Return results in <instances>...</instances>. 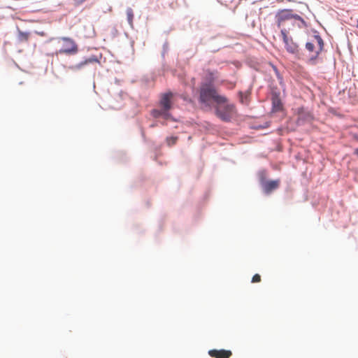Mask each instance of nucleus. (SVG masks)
I'll list each match as a JSON object with an SVG mask.
<instances>
[{
    "mask_svg": "<svg viewBox=\"0 0 358 358\" xmlns=\"http://www.w3.org/2000/svg\"><path fill=\"white\" fill-rule=\"evenodd\" d=\"M213 99L216 103H225L227 99L220 95L215 88L210 84H204L201 87L199 101L206 106H209L210 101Z\"/></svg>",
    "mask_w": 358,
    "mask_h": 358,
    "instance_id": "nucleus-1",
    "label": "nucleus"
},
{
    "mask_svg": "<svg viewBox=\"0 0 358 358\" xmlns=\"http://www.w3.org/2000/svg\"><path fill=\"white\" fill-rule=\"evenodd\" d=\"M324 41L319 35H314L313 39L306 44V48L310 54L308 62L315 64L316 59L324 49Z\"/></svg>",
    "mask_w": 358,
    "mask_h": 358,
    "instance_id": "nucleus-2",
    "label": "nucleus"
},
{
    "mask_svg": "<svg viewBox=\"0 0 358 358\" xmlns=\"http://www.w3.org/2000/svg\"><path fill=\"white\" fill-rule=\"evenodd\" d=\"M215 110L217 117L224 122H229L235 113V106L227 101L225 103H216Z\"/></svg>",
    "mask_w": 358,
    "mask_h": 358,
    "instance_id": "nucleus-3",
    "label": "nucleus"
},
{
    "mask_svg": "<svg viewBox=\"0 0 358 358\" xmlns=\"http://www.w3.org/2000/svg\"><path fill=\"white\" fill-rule=\"evenodd\" d=\"M277 20L278 27H280L282 26L283 22L286 20L291 19H295L301 21L302 23H305L304 20L297 14H293L292 10L289 9H284L279 10L275 15Z\"/></svg>",
    "mask_w": 358,
    "mask_h": 358,
    "instance_id": "nucleus-4",
    "label": "nucleus"
},
{
    "mask_svg": "<svg viewBox=\"0 0 358 358\" xmlns=\"http://www.w3.org/2000/svg\"><path fill=\"white\" fill-rule=\"evenodd\" d=\"M63 41L62 49L59 50L60 54L75 55L78 52V47L76 43L71 38L62 37Z\"/></svg>",
    "mask_w": 358,
    "mask_h": 358,
    "instance_id": "nucleus-5",
    "label": "nucleus"
},
{
    "mask_svg": "<svg viewBox=\"0 0 358 358\" xmlns=\"http://www.w3.org/2000/svg\"><path fill=\"white\" fill-rule=\"evenodd\" d=\"M281 36L285 43L286 50L291 54H296L299 52V46L294 42L292 37L288 36V31L285 29H281Z\"/></svg>",
    "mask_w": 358,
    "mask_h": 358,
    "instance_id": "nucleus-6",
    "label": "nucleus"
},
{
    "mask_svg": "<svg viewBox=\"0 0 358 358\" xmlns=\"http://www.w3.org/2000/svg\"><path fill=\"white\" fill-rule=\"evenodd\" d=\"M298 116V122H309L313 119L312 113L304 107H299L295 110Z\"/></svg>",
    "mask_w": 358,
    "mask_h": 358,
    "instance_id": "nucleus-7",
    "label": "nucleus"
},
{
    "mask_svg": "<svg viewBox=\"0 0 358 358\" xmlns=\"http://www.w3.org/2000/svg\"><path fill=\"white\" fill-rule=\"evenodd\" d=\"M172 92H166L162 95L159 104L165 110H169L172 107L171 99L173 98Z\"/></svg>",
    "mask_w": 358,
    "mask_h": 358,
    "instance_id": "nucleus-8",
    "label": "nucleus"
},
{
    "mask_svg": "<svg viewBox=\"0 0 358 358\" xmlns=\"http://www.w3.org/2000/svg\"><path fill=\"white\" fill-rule=\"evenodd\" d=\"M280 183V180L279 179L265 181L262 183L263 190L266 194H270L271 192L279 187Z\"/></svg>",
    "mask_w": 358,
    "mask_h": 358,
    "instance_id": "nucleus-9",
    "label": "nucleus"
},
{
    "mask_svg": "<svg viewBox=\"0 0 358 358\" xmlns=\"http://www.w3.org/2000/svg\"><path fill=\"white\" fill-rule=\"evenodd\" d=\"M208 355L214 358H230L232 352L227 350H210L208 351Z\"/></svg>",
    "mask_w": 358,
    "mask_h": 358,
    "instance_id": "nucleus-10",
    "label": "nucleus"
},
{
    "mask_svg": "<svg viewBox=\"0 0 358 358\" xmlns=\"http://www.w3.org/2000/svg\"><path fill=\"white\" fill-rule=\"evenodd\" d=\"M99 59L95 56H92L90 58L86 59L83 62H81L76 65L69 66V69L71 70H73V71L78 70V69H82L85 65H87L88 64L99 63Z\"/></svg>",
    "mask_w": 358,
    "mask_h": 358,
    "instance_id": "nucleus-11",
    "label": "nucleus"
},
{
    "mask_svg": "<svg viewBox=\"0 0 358 358\" xmlns=\"http://www.w3.org/2000/svg\"><path fill=\"white\" fill-rule=\"evenodd\" d=\"M273 109L275 111H280L282 109V103L280 98L277 96H274L272 98Z\"/></svg>",
    "mask_w": 358,
    "mask_h": 358,
    "instance_id": "nucleus-12",
    "label": "nucleus"
},
{
    "mask_svg": "<svg viewBox=\"0 0 358 358\" xmlns=\"http://www.w3.org/2000/svg\"><path fill=\"white\" fill-rule=\"evenodd\" d=\"M29 38V32H23L20 30H18L17 38L20 42L28 41Z\"/></svg>",
    "mask_w": 358,
    "mask_h": 358,
    "instance_id": "nucleus-13",
    "label": "nucleus"
},
{
    "mask_svg": "<svg viewBox=\"0 0 358 358\" xmlns=\"http://www.w3.org/2000/svg\"><path fill=\"white\" fill-rule=\"evenodd\" d=\"M127 17L129 24L132 26L134 20V11L131 8L127 9Z\"/></svg>",
    "mask_w": 358,
    "mask_h": 358,
    "instance_id": "nucleus-14",
    "label": "nucleus"
},
{
    "mask_svg": "<svg viewBox=\"0 0 358 358\" xmlns=\"http://www.w3.org/2000/svg\"><path fill=\"white\" fill-rule=\"evenodd\" d=\"M163 113H164V109L162 108V110H153L152 111V115L155 118H157V117H162L163 115Z\"/></svg>",
    "mask_w": 358,
    "mask_h": 358,
    "instance_id": "nucleus-15",
    "label": "nucleus"
},
{
    "mask_svg": "<svg viewBox=\"0 0 358 358\" xmlns=\"http://www.w3.org/2000/svg\"><path fill=\"white\" fill-rule=\"evenodd\" d=\"M178 141V137L171 136L166 138V143L169 146H172L176 143Z\"/></svg>",
    "mask_w": 358,
    "mask_h": 358,
    "instance_id": "nucleus-16",
    "label": "nucleus"
},
{
    "mask_svg": "<svg viewBox=\"0 0 358 358\" xmlns=\"http://www.w3.org/2000/svg\"><path fill=\"white\" fill-rule=\"evenodd\" d=\"M261 281V276L259 274H255L253 275L252 278V282H259Z\"/></svg>",
    "mask_w": 358,
    "mask_h": 358,
    "instance_id": "nucleus-17",
    "label": "nucleus"
},
{
    "mask_svg": "<svg viewBox=\"0 0 358 358\" xmlns=\"http://www.w3.org/2000/svg\"><path fill=\"white\" fill-rule=\"evenodd\" d=\"M162 117H164L165 120H168L171 117V114L169 113V110H164Z\"/></svg>",
    "mask_w": 358,
    "mask_h": 358,
    "instance_id": "nucleus-18",
    "label": "nucleus"
},
{
    "mask_svg": "<svg viewBox=\"0 0 358 358\" xmlns=\"http://www.w3.org/2000/svg\"><path fill=\"white\" fill-rule=\"evenodd\" d=\"M354 153L358 156V148L355 150Z\"/></svg>",
    "mask_w": 358,
    "mask_h": 358,
    "instance_id": "nucleus-19",
    "label": "nucleus"
},
{
    "mask_svg": "<svg viewBox=\"0 0 358 358\" xmlns=\"http://www.w3.org/2000/svg\"><path fill=\"white\" fill-rule=\"evenodd\" d=\"M356 27L358 28V20H357V25H356Z\"/></svg>",
    "mask_w": 358,
    "mask_h": 358,
    "instance_id": "nucleus-20",
    "label": "nucleus"
},
{
    "mask_svg": "<svg viewBox=\"0 0 358 358\" xmlns=\"http://www.w3.org/2000/svg\"><path fill=\"white\" fill-rule=\"evenodd\" d=\"M85 0H80V2H83L85 1Z\"/></svg>",
    "mask_w": 358,
    "mask_h": 358,
    "instance_id": "nucleus-21",
    "label": "nucleus"
}]
</instances>
